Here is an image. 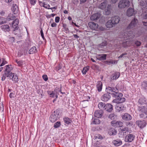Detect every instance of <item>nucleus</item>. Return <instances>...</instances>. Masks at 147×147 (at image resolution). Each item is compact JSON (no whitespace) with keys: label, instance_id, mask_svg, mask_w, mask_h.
Here are the masks:
<instances>
[{"label":"nucleus","instance_id":"obj_1","mask_svg":"<svg viewBox=\"0 0 147 147\" xmlns=\"http://www.w3.org/2000/svg\"><path fill=\"white\" fill-rule=\"evenodd\" d=\"M105 91L111 94L112 96L115 98L113 100V102L120 103L125 101V98L122 97L123 94L118 92V89L117 88H113L108 86L106 87Z\"/></svg>","mask_w":147,"mask_h":147},{"label":"nucleus","instance_id":"obj_2","mask_svg":"<svg viewBox=\"0 0 147 147\" xmlns=\"http://www.w3.org/2000/svg\"><path fill=\"white\" fill-rule=\"evenodd\" d=\"M59 112V110L57 109L51 115L50 117V120L51 122H54L58 119Z\"/></svg>","mask_w":147,"mask_h":147},{"label":"nucleus","instance_id":"obj_3","mask_svg":"<svg viewBox=\"0 0 147 147\" xmlns=\"http://www.w3.org/2000/svg\"><path fill=\"white\" fill-rule=\"evenodd\" d=\"M130 2L128 0H121L119 3L118 7L119 8H123L128 7Z\"/></svg>","mask_w":147,"mask_h":147},{"label":"nucleus","instance_id":"obj_4","mask_svg":"<svg viewBox=\"0 0 147 147\" xmlns=\"http://www.w3.org/2000/svg\"><path fill=\"white\" fill-rule=\"evenodd\" d=\"M135 35L132 31H126L124 33V38L127 39H130L133 38Z\"/></svg>","mask_w":147,"mask_h":147},{"label":"nucleus","instance_id":"obj_5","mask_svg":"<svg viewBox=\"0 0 147 147\" xmlns=\"http://www.w3.org/2000/svg\"><path fill=\"white\" fill-rule=\"evenodd\" d=\"M135 137V136L134 134H129L125 136V141L126 142H131L134 140Z\"/></svg>","mask_w":147,"mask_h":147},{"label":"nucleus","instance_id":"obj_6","mask_svg":"<svg viewBox=\"0 0 147 147\" xmlns=\"http://www.w3.org/2000/svg\"><path fill=\"white\" fill-rule=\"evenodd\" d=\"M138 21L137 19L135 18L133 20L128 26L127 28V30H129L130 29H132L134 28L136 26L137 23L138 22Z\"/></svg>","mask_w":147,"mask_h":147},{"label":"nucleus","instance_id":"obj_7","mask_svg":"<svg viewBox=\"0 0 147 147\" xmlns=\"http://www.w3.org/2000/svg\"><path fill=\"white\" fill-rule=\"evenodd\" d=\"M111 125L115 127H119L123 126V123L120 121L114 120L111 122Z\"/></svg>","mask_w":147,"mask_h":147},{"label":"nucleus","instance_id":"obj_8","mask_svg":"<svg viewBox=\"0 0 147 147\" xmlns=\"http://www.w3.org/2000/svg\"><path fill=\"white\" fill-rule=\"evenodd\" d=\"M103 111L102 110H97L94 113V116L98 118H101L103 115Z\"/></svg>","mask_w":147,"mask_h":147},{"label":"nucleus","instance_id":"obj_9","mask_svg":"<svg viewBox=\"0 0 147 147\" xmlns=\"http://www.w3.org/2000/svg\"><path fill=\"white\" fill-rule=\"evenodd\" d=\"M136 13V11H134L133 8H130L127 11V15L128 16L130 17L134 15Z\"/></svg>","mask_w":147,"mask_h":147},{"label":"nucleus","instance_id":"obj_10","mask_svg":"<svg viewBox=\"0 0 147 147\" xmlns=\"http://www.w3.org/2000/svg\"><path fill=\"white\" fill-rule=\"evenodd\" d=\"M136 124L141 128H144L146 126L147 124L146 121L144 120H138L136 121Z\"/></svg>","mask_w":147,"mask_h":147},{"label":"nucleus","instance_id":"obj_11","mask_svg":"<svg viewBox=\"0 0 147 147\" xmlns=\"http://www.w3.org/2000/svg\"><path fill=\"white\" fill-rule=\"evenodd\" d=\"M88 26L90 28L93 30H97L98 27V25L93 22H90L88 24Z\"/></svg>","mask_w":147,"mask_h":147},{"label":"nucleus","instance_id":"obj_12","mask_svg":"<svg viewBox=\"0 0 147 147\" xmlns=\"http://www.w3.org/2000/svg\"><path fill=\"white\" fill-rule=\"evenodd\" d=\"M109 94V93L107 92V93L104 94L101 96V100L105 102L108 101L111 98V96Z\"/></svg>","mask_w":147,"mask_h":147},{"label":"nucleus","instance_id":"obj_13","mask_svg":"<svg viewBox=\"0 0 147 147\" xmlns=\"http://www.w3.org/2000/svg\"><path fill=\"white\" fill-rule=\"evenodd\" d=\"M2 30L5 32H9L10 31L9 26L7 24H4L1 26Z\"/></svg>","mask_w":147,"mask_h":147},{"label":"nucleus","instance_id":"obj_14","mask_svg":"<svg viewBox=\"0 0 147 147\" xmlns=\"http://www.w3.org/2000/svg\"><path fill=\"white\" fill-rule=\"evenodd\" d=\"M19 23V20L18 19H15V20L12 22V27L14 28V30L18 29V24Z\"/></svg>","mask_w":147,"mask_h":147},{"label":"nucleus","instance_id":"obj_15","mask_svg":"<svg viewBox=\"0 0 147 147\" xmlns=\"http://www.w3.org/2000/svg\"><path fill=\"white\" fill-rule=\"evenodd\" d=\"M122 118L125 121H129L131 120L132 119V117L129 114L125 113L123 115Z\"/></svg>","mask_w":147,"mask_h":147},{"label":"nucleus","instance_id":"obj_16","mask_svg":"<svg viewBox=\"0 0 147 147\" xmlns=\"http://www.w3.org/2000/svg\"><path fill=\"white\" fill-rule=\"evenodd\" d=\"M111 20L115 25L119 23L120 21V18L117 16L113 17L111 18Z\"/></svg>","mask_w":147,"mask_h":147},{"label":"nucleus","instance_id":"obj_17","mask_svg":"<svg viewBox=\"0 0 147 147\" xmlns=\"http://www.w3.org/2000/svg\"><path fill=\"white\" fill-rule=\"evenodd\" d=\"M101 14L98 13H95L91 16L90 18V19L92 20H97L100 17Z\"/></svg>","mask_w":147,"mask_h":147},{"label":"nucleus","instance_id":"obj_18","mask_svg":"<svg viewBox=\"0 0 147 147\" xmlns=\"http://www.w3.org/2000/svg\"><path fill=\"white\" fill-rule=\"evenodd\" d=\"M113 144L116 146H119L122 145V141L120 139L114 140L112 141Z\"/></svg>","mask_w":147,"mask_h":147},{"label":"nucleus","instance_id":"obj_19","mask_svg":"<svg viewBox=\"0 0 147 147\" xmlns=\"http://www.w3.org/2000/svg\"><path fill=\"white\" fill-rule=\"evenodd\" d=\"M97 59L100 61L105 60L106 59L107 55L105 54H98L97 55Z\"/></svg>","mask_w":147,"mask_h":147},{"label":"nucleus","instance_id":"obj_20","mask_svg":"<svg viewBox=\"0 0 147 147\" xmlns=\"http://www.w3.org/2000/svg\"><path fill=\"white\" fill-rule=\"evenodd\" d=\"M10 79H12V81H14L15 83L18 82V77L15 73H13L12 74Z\"/></svg>","mask_w":147,"mask_h":147},{"label":"nucleus","instance_id":"obj_21","mask_svg":"<svg viewBox=\"0 0 147 147\" xmlns=\"http://www.w3.org/2000/svg\"><path fill=\"white\" fill-rule=\"evenodd\" d=\"M48 94L49 95V96L51 97L54 98V96H55L56 99L58 97V94L56 93L54 91H48Z\"/></svg>","mask_w":147,"mask_h":147},{"label":"nucleus","instance_id":"obj_22","mask_svg":"<svg viewBox=\"0 0 147 147\" xmlns=\"http://www.w3.org/2000/svg\"><path fill=\"white\" fill-rule=\"evenodd\" d=\"M120 76V73L118 72H116L112 74L111 76V78L112 80H116L119 78Z\"/></svg>","mask_w":147,"mask_h":147},{"label":"nucleus","instance_id":"obj_23","mask_svg":"<svg viewBox=\"0 0 147 147\" xmlns=\"http://www.w3.org/2000/svg\"><path fill=\"white\" fill-rule=\"evenodd\" d=\"M102 84L101 81H98L97 83L96 87L97 90L98 92H100L101 91Z\"/></svg>","mask_w":147,"mask_h":147},{"label":"nucleus","instance_id":"obj_24","mask_svg":"<svg viewBox=\"0 0 147 147\" xmlns=\"http://www.w3.org/2000/svg\"><path fill=\"white\" fill-rule=\"evenodd\" d=\"M117 131L113 128H110L108 131V133L110 135H115L117 134Z\"/></svg>","mask_w":147,"mask_h":147},{"label":"nucleus","instance_id":"obj_25","mask_svg":"<svg viewBox=\"0 0 147 147\" xmlns=\"http://www.w3.org/2000/svg\"><path fill=\"white\" fill-rule=\"evenodd\" d=\"M105 109L108 112H111L113 109V106L110 104H107L106 105Z\"/></svg>","mask_w":147,"mask_h":147},{"label":"nucleus","instance_id":"obj_26","mask_svg":"<svg viewBox=\"0 0 147 147\" xmlns=\"http://www.w3.org/2000/svg\"><path fill=\"white\" fill-rule=\"evenodd\" d=\"M11 9L14 14H16L18 11V8L16 4H13L12 6Z\"/></svg>","mask_w":147,"mask_h":147},{"label":"nucleus","instance_id":"obj_27","mask_svg":"<svg viewBox=\"0 0 147 147\" xmlns=\"http://www.w3.org/2000/svg\"><path fill=\"white\" fill-rule=\"evenodd\" d=\"M114 25L113 24L111 19L108 20L106 24V27L108 28H112L113 27Z\"/></svg>","mask_w":147,"mask_h":147},{"label":"nucleus","instance_id":"obj_28","mask_svg":"<svg viewBox=\"0 0 147 147\" xmlns=\"http://www.w3.org/2000/svg\"><path fill=\"white\" fill-rule=\"evenodd\" d=\"M107 4L106 1H104L99 5L98 8L101 9H103L106 7Z\"/></svg>","mask_w":147,"mask_h":147},{"label":"nucleus","instance_id":"obj_29","mask_svg":"<svg viewBox=\"0 0 147 147\" xmlns=\"http://www.w3.org/2000/svg\"><path fill=\"white\" fill-rule=\"evenodd\" d=\"M63 120L65 123L68 125L71 123L72 122L71 119L67 117H65Z\"/></svg>","mask_w":147,"mask_h":147},{"label":"nucleus","instance_id":"obj_30","mask_svg":"<svg viewBox=\"0 0 147 147\" xmlns=\"http://www.w3.org/2000/svg\"><path fill=\"white\" fill-rule=\"evenodd\" d=\"M37 50L36 47L34 46L32 47L29 50V53L32 54L37 52Z\"/></svg>","mask_w":147,"mask_h":147},{"label":"nucleus","instance_id":"obj_31","mask_svg":"<svg viewBox=\"0 0 147 147\" xmlns=\"http://www.w3.org/2000/svg\"><path fill=\"white\" fill-rule=\"evenodd\" d=\"M146 102V99L145 98H140L138 100V102L140 105L145 104Z\"/></svg>","mask_w":147,"mask_h":147},{"label":"nucleus","instance_id":"obj_32","mask_svg":"<svg viewBox=\"0 0 147 147\" xmlns=\"http://www.w3.org/2000/svg\"><path fill=\"white\" fill-rule=\"evenodd\" d=\"M140 5L143 7L147 6V1L146 0H141L140 2Z\"/></svg>","mask_w":147,"mask_h":147},{"label":"nucleus","instance_id":"obj_33","mask_svg":"<svg viewBox=\"0 0 147 147\" xmlns=\"http://www.w3.org/2000/svg\"><path fill=\"white\" fill-rule=\"evenodd\" d=\"M116 109L118 112H120L124 109V107L121 105H119L116 107Z\"/></svg>","mask_w":147,"mask_h":147},{"label":"nucleus","instance_id":"obj_34","mask_svg":"<svg viewBox=\"0 0 147 147\" xmlns=\"http://www.w3.org/2000/svg\"><path fill=\"white\" fill-rule=\"evenodd\" d=\"M5 69L4 71L7 72H11V71L12 69L11 65H7L5 66Z\"/></svg>","mask_w":147,"mask_h":147},{"label":"nucleus","instance_id":"obj_35","mask_svg":"<svg viewBox=\"0 0 147 147\" xmlns=\"http://www.w3.org/2000/svg\"><path fill=\"white\" fill-rule=\"evenodd\" d=\"M142 88L146 91H147V82L144 81L142 84Z\"/></svg>","mask_w":147,"mask_h":147},{"label":"nucleus","instance_id":"obj_36","mask_svg":"<svg viewBox=\"0 0 147 147\" xmlns=\"http://www.w3.org/2000/svg\"><path fill=\"white\" fill-rule=\"evenodd\" d=\"M105 106L106 105L102 102H99L98 105V107L101 110H102L104 109H105Z\"/></svg>","mask_w":147,"mask_h":147},{"label":"nucleus","instance_id":"obj_37","mask_svg":"<svg viewBox=\"0 0 147 147\" xmlns=\"http://www.w3.org/2000/svg\"><path fill=\"white\" fill-rule=\"evenodd\" d=\"M100 123V121L98 119H94L92 120L91 124H99Z\"/></svg>","mask_w":147,"mask_h":147},{"label":"nucleus","instance_id":"obj_38","mask_svg":"<svg viewBox=\"0 0 147 147\" xmlns=\"http://www.w3.org/2000/svg\"><path fill=\"white\" fill-rule=\"evenodd\" d=\"M89 69V67L87 66L84 67L83 68V70H82V72L83 74H86L87 72L88 71Z\"/></svg>","mask_w":147,"mask_h":147},{"label":"nucleus","instance_id":"obj_39","mask_svg":"<svg viewBox=\"0 0 147 147\" xmlns=\"http://www.w3.org/2000/svg\"><path fill=\"white\" fill-rule=\"evenodd\" d=\"M133 44H134V45H135L134 46H136L137 47L140 46L141 44L140 42L136 40H133Z\"/></svg>","mask_w":147,"mask_h":147},{"label":"nucleus","instance_id":"obj_40","mask_svg":"<svg viewBox=\"0 0 147 147\" xmlns=\"http://www.w3.org/2000/svg\"><path fill=\"white\" fill-rule=\"evenodd\" d=\"M117 115L113 113L110 114L109 116V118L111 119L112 120L116 119L117 118Z\"/></svg>","mask_w":147,"mask_h":147},{"label":"nucleus","instance_id":"obj_41","mask_svg":"<svg viewBox=\"0 0 147 147\" xmlns=\"http://www.w3.org/2000/svg\"><path fill=\"white\" fill-rule=\"evenodd\" d=\"M56 93H57L59 94V93L60 92L61 94H63V93L61 91V88H59L58 87H56L54 90V91Z\"/></svg>","mask_w":147,"mask_h":147},{"label":"nucleus","instance_id":"obj_42","mask_svg":"<svg viewBox=\"0 0 147 147\" xmlns=\"http://www.w3.org/2000/svg\"><path fill=\"white\" fill-rule=\"evenodd\" d=\"M111 5H108L107 9V11H106V14L107 15H109L111 13Z\"/></svg>","mask_w":147,"mask_h":147},{"label":"nucleus","instance_id":"obj_43","mask_svg":"<svg viewBox=\"0 0 147 147\" xmlns=\"http://www.w3.org/2000/svg\"><path fill=\"white\" fill-rule=\"evenodd\" d=\"M16 62L18 64V65L20 67H22L23 65V62L22 60H18L16 59Z\"/></svg>","mask_w":147,"mask_h":147},{"label":"nucleus","instance_id":"obj_44","mask_svg":"<svg viewBox=\"0 0 147 147\" xmlns=\"http://www.w3.org/2000/svg\"><path fill=\"white\" fill-rule=\"evenodd\" d=\"M6 22V19L4 18H0V24H2Z\"/></svg>","mask_w":147,"mask_h":147},{"label":"nucleus","instance_id":"obj_45","mask_svg":"<svg viewBox=\"0 0 147 147\" xmlns=\"http://www.w3.org/2000/svg\"><path fill=\"white\" fill-rule=\"evenodd\" d=\"M12 73L11 72H7L4 71V74L7 77H9V78L10 79L11 76L12 75Z\"/></svg>","mask_w":147,"mask_h":147},{"label":"nucleus","instance_id":"obj_46","mask_svg":"<svg viewBox=\"0 0 147 147\" xmlns=\"http://www.w3.org/2000/svg\"><path fill=\"white\" fill-rule=\"evenodd\" d=\"M60 125L61 122L60 121H57L55 123L54 127L55 128H57L59 127Z\"/></svg>","mask_w":147,"mask_h":147},{"label":"nucleus","instance_id":"obj_47","mask_svg":"<svg viewBox=\"0 0 147 147\" xmlns=\"http://www.w3.org/2000/svg\"><path fill=\"white\" fill-rule=\"evenodd\" d=\"M126 124L127 127L131 126L133 124V122L131 121H128L126 122Z\"/></svg>","mask_w":147,"mask_h":147},{"label":"nucleus","instance_id":"obj_48","mask_svg":"<svg viewBox=\"0 0 147 147\" xmlns=\"http://www.w3.org/2000/svg\"><path fill=\"white\" fill-rule=\"evenodd\" d=\"M129 42L128 41H127L123 43L122 45L124 47H126L129 45Z\"/></svg>","mask_w":147,"mask_h":147},{"label":"nucleus","instance_id":"obj_49","mask_svg":"<svg viewBox=\"0 0 147 147\" xmlns=\"http://www.w3.org/2000/svg\"><path fill=\"white\" fill-rule=\"evenodd\" d=\"M30 3L32 5H34L36 3V0H29Z\"/></svg>","mask_w":147,"mask_h":147},{"label":"nucleus","instance_id":"obj_50","mask_svg":"<svg viewBox=\"0 0 147 147\" xmlns=\"http://www.w3.org/2000/svg\"><path fill=\"white\" fill-rule=\"evenodd\" d=\"M142 24L145 27V29L147 30V21L146 22H142Z\"/></svg>","mask_w":147,"mask_h":147},{"label":"nucleus","instance_id":"obj_51","mask_svg":"<svg viewBox=\"0 0 147 147\" xmlns=\"http://www.w3.org/2000/svg\"><path fill=\"white\" fill-rule=\"evenodd\" d=\"M140 116L141 118H144V119H145L146 118H147L146 116V115H145V114L144 113H142L140 114Z\"/></svg>","mask_w":147,"mask_h":147},{"label":"nucleus","instance_id":"obj_52","mask_svg":"<svg viewBox=\"0 0 147 147\" xmlns=\"http://www.w3.org/2000/svg\"><path fill=\"white\" fill-rule=\"evenodd\" d=\"M127 53H123L119 57V58H121L122 57H125V56L127 55Z\"/></svg>","mask_w":147,"mask_h":147},{"label":"nucleus","instance_id":"obj_53","mask_svg":"<svg viewBox=\"0 0 147 147\" xmlns=\"http://www.w3.org/2000/svg\"><path fill=\"white\" fill-rule=\"evenodd\" d=\"M42 78L44 80L47 81L48 79V78L46 75H44L42 76Z\"/></svg>","mask_w":147,"mask_h":147},{"label":"nucleus","instance_id":"obj_54","mask_svg":"<svg viewBox=\"0 0 147 147\" xmlns=\"http://www.w3.org/2000/svg\"><path fill=\"white\" fill-rule=\"evenodd\" d=\"M107 45V43L106 42H102L100 44V46L101 48H102L103 47L106 46Z\"/></svg>","mask_w":147,"mask_h":147},{"label":"nucleus","instance_id":"obj_55","mask_svg":"<svg viewBox=\"0 0 147 147\" xmlns=\"http://www.w3.org/2000/svg\"><path fill=\"white\" fill-rule=\"evenodd\" d=\"M16 18V17L14 16L13 15L12 16L10 17L8 19H9L10 20H13L15 19Z\"/></svg>","mask_w":147,"mask_h":147},{"label":"nucleus","instance_id":"obj_56","mask_svg":"<svg viewBox=\"0 0 147 147\" xmlns=\"http://www.w3.org/2000/svg\"><path fill=\"white\" fill-rule=\"evenodd\" d=\"M60 20V18L58 16H57L55 18V22L56 23H58L59 22Z\"/></svg>","mask_w":147,"mask_h":147},{"label":"nucleus","instance_id":"obj_57","mask_svg":"<svg viewBox=\"0 0 147 147\" xmlns=\"http://www.w3.org/2000/svg\"><path fill=\"white\" fill-rule=\"evenodd\" d=\"M40 34L42 38L43 39V40L45 39V38L44 37V34L43 32V31L42 29H41L40 30Z\"/></svg>","mask_w":147,"mask_h":147},{"label":"nucleus","instance_id":"obj_58","mask_svg":"<svg viewBox=\"0 0 147 147\" xmlns=\"http://www.w3.org/2000/svg\"><path fill=\"white\" fill-rule=\"evenodd\" d=\"M61 66L60 65H59L56 67L55 68L56 70L57 71H58L60 69H61Z\"/></svg>","mask_w":147,"mask_h":147},{"label":"nucleus","instance_id":"obj_59","mask_svg":"<svg viewBox=\"0 0 147 147\" xmlns=\"http://www.w3.org/2000/svg\"><path fill=\"white\" fill-rule=\"evenodd\" d=\"M63 27L64 28V29L65 30L67 31L69 30L68 28L66 27V25L65 24H63Z\"/></svg>","mask_w":147,"mask_h":147},{"label":"nucleus","instance_id":"obj_60","mask_svg":"<svg viewBox=\"0 0 147 147\" xmlns=\"http://www.w3.org/2000/svg\"><path fill=\"white\" fill-rule=\"evenodd\" d=\"M7 77L5 75V74H4L1 78V80L2 81H4Z\"/></svg>","mask_w":147,"mask_h":147},{"label":"nucleus","instance_id":"obj_61","mask_svg":"<svg viewBox=\"0 0 147 147\" xmlns=\"http://www.w3.org/2000/svg\"><path fill=\"white\" fill-rule=\"evenodd\" d=\"M96 138H97L98 139H101L102 138V136L100 134H97L95 136Z\"/></svg>","mask_w":147,"mask_h":147},{"label":"nucleus","instance_id":"obj_62","mask_svg":"<svg viewBox=\"0 0 147 147\" xmlns=\"http://www.w3.org/2000/svg\"><path fill=\"white\" fill-rule=\"evenodd\" d=\"M14 94L13 92H11L9 95V97L10 98H12L13 97V96Z\"/></svg>","mask_w":147,"mask_h":147},{"label":"nucleus","instance_id":"obj_63","mask_svg":"<svg viewBox=\"0 0 147 147\" xmlns=\"http://www.w3.org/2000/svg\"><path fill=\"white\" fill-rule=\"evenodd\" d=\"M7 63V62L5 61H3L0 65V66H2L4 65L5 64Z\"/></svg>","mask_w":147,"mask_h":147},{"label":"nucleus","instance_id":"obj_64","mask_svg":"<svg viewBox=\"0 0 147 147\" xmlns=\"http://www.w3.org/2000/svg\"><path fill=\"white\" fill-rule=\"evenodd\" d=\"M57 24L55 22H53L51 24V26L52 27H55L56 26Z\"/></svg>","mask_w":147,"mask_h":147}]
</instances>
